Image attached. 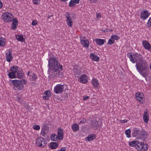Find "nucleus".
<instances>
[{
	"mask_svg": "<svg viewBox=\"0 0 151 151\" xmlns=\"http://www.w3.org/2000/svg\"><path fill=\"white\" fill-rule=\"evenodd\" d=\"M5 39L2 37H1L0 38V45L2 46H4L5 44Z\"/></svg>",
	"mask_w": 151,
	"mask_h": 151,
	"instance_id": "f704fd0d",
	"label": "nucleus"
},
{
	"mask_svg": "<svg viewBox=\"0 0 151 151\" xmlns=\"http://www.w3.org/2000/svg\"><path fill=\"white\" fill-rule=\"evenodd\" d=\"M33 129L36 130H38L40 129V127L39 125H36L33 127Z\"/></svg>",
	"mask_w": 151,
	"mask_h": 151,
	"instance_id": "37998d69",
	"label": "nucleus"
},
{
	"mask_svg": "<svg viewBox=\"0 0 151 151\" xmlns=\"http://www.w3.org/2000/svg\"><path fill=\"white\" fill-rule=\"evenodd\" d=\"M150 15V13L147 10H144L142 11L140 14V18L141 19L145 20Z\"/></svg>",
	"mask_w": 151,
	"mask_h": 151,
	"instance_id": "1a4fd4ad",
	"label": "nucleus"
},
{
	"mask_svg": "<svg viewBox=\"0 0 151 151\" xmlns=\"http://www.w3.org/2000/svg\"><path fill=\"white\" fill-rule=\"evenodd\" d=\"M37 22L36 20H34L32 22V25L33 26H35L37 24Z\"/></svg>",
	"mask_w": 151,
	"mask_h": 151,
	"instance_id": "a18cd8bd",
	"label": "nucleus"
},
{
	"mask_svg": "<svg viewBox=\"0 0 151 151\" xmlns=\"http://www.w3.org/2000/svg\"><path fill=\"white\" fill-rule=\"evenodd\" d=\"M127 56L133 63H136L135 66L140 74L144 78L147 77L149 74L147 71L148 65L145 60L143 59V56L137 52L132 55V53L129 52L127 53Z\"/></svg>",
	"mask_w": 151,
	"mask_h": 151,
	"instance_id": "f257e3e1",
	"label": "nucleus"
},
{
	"mask_svg": "<svg viewBox=\"0 0 151 151\" xmlns=\"http://www.w3.org/2000/svg\"><path fill=\"white\" fill-rule=\"evenodd\" d=\"M58 136L60 138V139H63V130L62 129L60 128L58 129Z\"/></svg>",
	"mask_w": 151,
	"mask_h": 151,
	"instance_id": "bb28decb",
	"label": "nucleus"
},
{
	"mask_svg": "<svg viewBox=\"0 0 151 151\" xmlns=\"http://www.w3.org/2000/svg\"><path fill=\"white\" fill-rule=\"evenodd\" d=\"M51 139L53 141H57L58 140H60L58 136L55 134H52L51 137Z\"/></svg>",
	"mask_w": 151,
	"mask_h": 151,
	"instance_id": "c756f323",
	"label": "nucleus"
},
{
	"mask_svg": "<svg viewBox=\"0 0 151 151\" xmlns=\"http://www.w3.org/2000/svg\"><path fill=\"white\" fill-rule=\"evenodd\" d=\"M90 56L91 60L94 61L98 62L99 60V58L93 53H91Z\"/></svg>",
	"mask_w": 151,
	"mask_h": 151,
	"instance_id": "b1692460",
	"label": "nucleus"
},
{
	"mask_svg": "<svg viewBox=\"0 0 151 151\" xmlns=\"http://www.w3.org/2000/svg\"><path fill=\"white\" fill-rule=\"evenodd\" d=\"M24 75V72L22 70H21L17 72L16 77L19 78H23Z\"/></svg>",
	"mask_w": 151,
	"mask_h": 151,
	"instance_id": "cd10ccee",
	"label": "nucleus"
},
{
	"mask_svg": "<svg viewBox=\"0 0 151 151\" xmlns=\"http://www.w3.org/2000/svg\"><path fill=\"white\" fill-rule=\"evenodd\" d=\"M30 73H31V72H30V71H29V72H28V73H27V75L28 76H29V74H30Z\"/></svg>",
	"mask_w": 151,
	"mask_h": 151,
	"instance_id": "4d7b16f0",
	"label": "nucleus"
},
{
	"mask_svg": "<svg viewBox=\"0 0 151 151\" xmlns=\"http://www.w3.org/2000/svg\"><path fill=\"white\" fill-rule=\"evenodd\" d=\"M84 38H86V37H84Z\"/></svg>",
	"mask_w": 151,
	"mask_h": 151,
	"instance_id": "e2e57ef3",
	"label": "nucleus"
},
{
	"mask_svg": "<svg viewBox=\"0 0 151 151\" xmlns=\"http://www.w3.org/2000/svg\"><path fill=\"white\" fill-rule=\"evenodd\" d=\"M14 86L17 90H20L24 87L23 84L26 85L27 84V81L24 79L19 80L17 79L13 80L12 81Z\"/></svg>",
	"mask_w": 151,
	"mask_h": 151,
	"instance_id": "7ed1b4c3",
	"label": "nucleus"
},
{
	"mask_svg": "<svg viewBox=\"0 0 151 151\" xmlns=\"http://www.w3.org/2000/svg\"><path fill=\"white\" fill-rule=\"evenodd\" d=\"M92 84L95 87H97L99 85L98 81L95 78L93 79L91 82Z\"/></svg>",
	"mask_w": 151,
	"mask_h": 151,
	"instance_id": "c85d7f7f",
	"label": "nucleus"
},
{
	"mask_svg": "<svg viewBox=\"0 0 151 151\" xmlns=\"http://www.w3.org/2000/svg\"><path fill=\"white\" fill-rule=\"evenodd\" d=\"M16 39L18 41L23 42L25 40L24 38L22 35H17L16 36Z\"/></svg>",
	"mask_w": 151,
	"mask_h": 151,
	"instance_id": "473e14b6",
	"label": "nucleus"
},
{
	"mask_svg": "<svg viewBox=\"0 0 151 151\" xmlns=\"http://www.w3.org/2000/svg\"><path fill=\"white\" fill-rule=\"evenodd\" d=\"M89 97L88 96H84L83 98V100L84 101L88 99Z\"/></svg>",
	"mask_w": 151,
	"mask_h": 151,
	"instance_id": "de8ad7c7",
	"label": "nucleus"
},
{
	"mask_svg": "<svg viewBox=\"0 0 151 151\" xmlns=\"http://www.w3.org/2000/svg\"><path fill=\"white\" fill-rule=\"evenodd\" d=\"M128 121V120L127 119H124L123 120H121V122L122 123H127Z\"/></svg>",
	"mask_w": 151,
	"mask_h": 151,
	"instance_id": "8fccbe9b",
	"label": "nucleus"
},
{
	"mask_svg": "<svg viewBox=\"0 0 151 151\" xmlns=\"http://www.w3.org/2000/svg\"><path fill=\"white\" fill-rule=\"evenodd\" d=\"M51 71H49V77L51 78L55 77L57 74V71L58 70H50Z\"/></svg>",
	"mask_w": 151,
	"mask_h": 151,
	"instance_id": "4be33fe9",
	"label": "nucleus"
},
{
	"mask_svg": "<svg viewBox=\"0 0 151 151\" xmlns=\"http://www.w3.org/2000/svg\"><path fill=\"white\" fill-rule=\"evenodd\" d=\"M73 1H74L75 3H76V4H78L79 3V1L80 0H73Z\"/></svg>",
	"mask_w": 151,
	"mask_h": 151,
	"instance_id": "864d4df0",
	"label": "nucleus"
},
{
	"mask_svg": "<svg viewBox=\"0 0 151 151\" xmlns=\"http://www.w3.org/2000/svg\"><path fill=\"white\" fill-rule=\"evenodd\" d=\"M142 44L144 48L146 50H149L151 48V45L150 43L146 40L142 41Z\"/></svg>",
	"mask_w": 151,
	"mask_h": 151,
	"instance_id": "f3484780",
	"label": "nucleus"
},
{
	"mask_svg": "<svg viewBox=\"0 0 151 151\" xmlns=\"http://www.w3.org/2000/svg\"><path fill=\"white\" fill-rule=\"evenodd\" d=\"M91 3H95L97 1V0H89Z\"/></svg>",
	"mask_w": 151,
	"mask_h": 151,
	"instance_id": "3c124183",
	"label": "nucleus"
},
{
	"mask_svg": "<svg viewBox=\"0 0 151 151\" xmlns=\"http://www.w3.org/2000/svg\"><path fill=\"white\" fill-rule=\"evenodd\" d=\"M34 4H38L40 3V0H32Z\"/></svg>",
	"mask_w": 151,
	"mask_h": 151,
	"instance_id": "49530a36",
	"label": "nucleus"
},
{
	"mask_svg": "<svg viewBox=\"0 0 151 151\" xmlns=\"http://www.w3.org/2000/svg\"><path fill=\"white\" fill-rule=\"evenodd\" d=\"M148 51H149L150 52H151V48H150L149 50H147Z\"/></svg>",
	"mask_w": 151,
	"mask_h": 151,
	"instance_id": "13d9d810",
	"label": "nucleus"
},
{
	"mask_svg": "<svg viewBox=\"0 0 151 151\" xmlns=\"http://www.w3.org/2000/svg\"><path fill=\"white\" fill-rule=\"evenodd\" d=\"M113 31V30L112 29H111L110 30V31L111 32H112Z\"/></svg>",
	"mask_w": 151,
	"mask_h": 151,
	"instance_id": "680f3d73",
	"label": "nucleus"
},
{
	"mask_svg": "<svg viewBox=\"0 0 151 151\" xmlns=\"http://www.w3.org/2000/svg\"><path fill=\"white\" fill-rule=\"evenodd\" d=\"M81 42L85 47H88L89 46V42L88 40L86 39L84 40L82 39H81Z\"/></svg>",
	"mask_w": 151,
	"mask_h": 151,
	"instance_id": "a878e982",
	"label": "nucleus"
},
{
	"mask_svg": "<svg viewBox=\"0 0 151 151\" xmlns=\"http://www.w3.org/2000/svg\"><path fill=\"white\" fill-rule=\"evenodd\" d=\"M3 6V4L1 1L0 0V9H1Z\"/></svg>",
	"mask_w": 151,
	"mask_h": 151,
	"instance_id": "6e6d98bb",
	"label": "nucleus"
},
{
	"mask_svg": "<svg viewBox=\"0 0 151 151\" xmlns=\"http://www.w3.org/2000/svg\"><path fill=\"white\" fill-rule=\"evenodd\" d=\"M140 130L138 128H135L133 129L132 133V137H136L137 138H139L140 137Z\"/></svg>",
	"mask_w": 151,
	"mask_h": 151,
	"instance_id": "f8f14e48",
	"label": "nucleus"
},
{
	"mask_svg": "<svg viewBox=\"0 0 151 151\" xmlns=\"http://www.w3.org/2000/svg\"><path fill=\"white\" fill-rule=\"evenodd\" d=\"M16 99L19 103H22V99L21 98H20L18 96H17L16 97Z\"/></svg>",
	"mask_w": 151,
	"mask_h": 151,
	"instance_id": "c03bdc74",
	"label": "nucleus"
},
{
	"mask_svg": "<svg viewBox=\"0 0 151 151\" xmlns=\"http://www.w3.org/2000/svg\"><path fill=\"white\" fill-rule=\"evenodd\" d=\"M73 71L75 76L76 77H78L81 72L80 67L78 65H75L73 68Z\"/></svg>",
	"mask_w": 151,
	"mask_h": 151,
	"instance_id": "9d476101",
	"label": "nucleus"
},
{
	"mask_svg": "<svg viewBox=\"0 0 151 151\" xmlns=\"http://www.w3.org/2000/svg\"><path fill=\"white\" fill-rule=\"evenodd\" d=\"M51 16H48V17H47V18H48V19H49V18H50Z\"/></svg>",
	"mask_w": 151,
	"mask_h": 151,
	"instance_id": "bf43d9fd",
	"label": "nucleus"
},
{
	"mask_svg": "<svg viewBox=\"0 0 151 151\" xmlns=\"http://www.w3.org/2000/svg\"><path fill=\"white\" fill-rule=\"evenodd\" d=\"M94 41L96 42L97 45L100 46L103 45L106 42V40L101 39H96Z\"/></svg>",
	"mask_w": 151,
	"mask_h": 151,
	"instance_id": "412c9836",
	"label": "nucleus"
},
{
	"mask_svg": "<svg viewBox=\"0 0 151 151\" xmlns=\"http://www.w3.org/2000/svg\"><path fill=\"white\" fill-rule=\"evenodd\" d=\"M129 145L131 147L135 146L137 150L140 151H147L148 149V146L147 144L137 141L129 142Z\"/></svg>",
	"mask_w": 151,
	"mask_h": 151,
	"instance_id": "f03ea898",
	"label": "nucleus"
},
{
	"mask_svg": "<svg viewBox=\"0 0 151 151\" xmlns=\"http://www.w3.org/2000/svg\"><path fill=\"white\" fill-rule=\"evenodd\" d=\"M11 14L8 12H5L2 15V19L6 22H9L12 20V17L11 16Z\"/></svg>",
	"mask_w": 151,
	"mask_h": 151,
	"instance_id": "6e6552de",
	"label": "nucleus"
},
{
	"mask_svg": "<svg viewBox=\"0 0 151 151\" xmlns=\"http://www.w3.org/2000/svg\"><path fill=\"white\" fill-rule=\"evenodd\" d=\"M12 21V27L11 29L14 30V29H13V28L16 29L17 27L18 24V21L17 19L16 18H13Z\"/></svg>",
	"mask_w": 151,
	"mask_h": 151,
	"instance_id": "5701e85b",
	"label": "nucleus"
},
{
	"mask_svg": "<svg viewBox=\"0 0 151 151\" xmlns=\"http://www.w3.org/2000/svg\"><path fill=\"white\" fill-rule=\"evenodd\" d=\"M76 3L73 0H71L69 4V6L70 7H75L76 6Z\"/></svg>",
	"mask_w": 151,
	"mask_h": 151,
	"instance_id": "4c0bfd02",
	"label": "nucleus"
},
{
	"mask_svg": "<svg viewBox=\"0 0 151 151\" xmlns=\"http://www.w3.org/2000/svg\"><path fill=\"white\" fill-rule=\"evenodd\" d=\"M140 137H142L145 139H146L148 135V133L146 132L145 130L142 129L140 130Z\"/></svg>",
	"mask_w": 151,
	"mask_h": 151,
	"instance_id": "6ab92c4d",
	"label": "nucleus"
},
{
	"mask_svg": "<svg viewBox=\"0 0 151 151\" xmlns=\"http://www.w3.org/2000/svg\"><path fill=\"white\" fill-rule=\"evenodd\" d=\"M66 150L65 147H63L58 151H65Z\"/></svg>",
	"mask_w": 151,
	"mask_h": 151,
	"instance_id": "603ef678",
	"label": "nucleus"
},
{
	"mask_svg": "<svg viewBox=\"0 0 151 151\" xmlns=\"http://www.w3.org/2000/svg\"><path fill=\"white\" fill-rule=\"evenodd\" d=\"M88 77L86 74H83L79 78V81L81 83L86 84L88 81Z\"/></svg>",
	"mask_w": 151,
	"mask_h": 151,
	"instance_id": "ddd939ff",
	"label": "nucleus"
},
{
	"mask_svg": "<svg viewBox=\"0 0 151 151\" xmlns=\"http://www.w3.org/2000/svg\"><path fill=\"white\" fill-rule=\"evenodd\" d=\"M143 119L145 123H147L148 122L149 119V113L146 109L144 111Z\"/></svg>",
	"mask_w": 151,
	"mask_h": 151,
	"instance_id": "2eb2a0df",
	"label": "nucleus"
},
{
	"mask_svg": "<svg viewBox=\"0 0 151 151\" xmlns=\"http://www.w3.org/2000/svg\"><path fill=\"white\" fill-rule=\"evenodd\" d=\"M48 132V130L46 127H45L42 129L41 134L43 137H45Z\"/></svg>",
	"mask_w": 151,
	"mask_h": 151,
	"instance_id": "2f4dec72",
	"label": "nucleus"
},
{
	"mask_svg": "<svg viewBox=\"0 0 151 151\" xmlns=\"http://www.w3.org/2000/svg\"><path fill=\"white\" fill-rule=\"evenodd\" d=\"M31 78L33 81H35L37 78V77L35 74V73H32L31 75H30Z\"/></svg>",
	"mask_w": 151,
	"mask_h": 151,
	"instance_id": "e433bc0d",
	"label": "nucleus"
},
{
	"mask_svg": "<svg viewBox=\"0 0 151 151\" xmlns=\"http://www.w3.org/2000/svg\"><path fill=\"white\" fill-rule=\"evenodd\" d=\"M61 1H65L66 0H60Z\"/></svg>",
	"mask_w": 151,
	"mask_h": 151,
	"instance_id": "052dcab7",
	"label": "nucleus"
},
{
	"mask_svg": "<svg viewBox=\"0 0 151 151\" xmlns=\"http://www.w3.org/2000/svg\"><path fill=\"white\" fill-rule=\"evenodd\" d=\"M6 60L7 61L10 62L13 58L12 50L9 49L6 53Z\"/></svg>",
	"mask_w": 151,
	"mask_h": 151,
	"instance_id": "4468645a",
	"label": "nucleus"
},
{
	"mask_svg": "<svg viewBox=\"0 0 151 151\" xmlns=\"http://www.w3.org/2000/svg\"><path fill=\"white\" fill-rule=\"evenodd\" d=\"M135 96L136 97V99L138 100L140 103H143L144 98L142 93L139 92H137L136 93Z\"/></svg>",
	"mask_w": 151,
	"mask_h": 151,
	"instance_id": "9b49d317",
	"label": "nucleus"
},
{
	"mask_svg": "<svg viewBox=\"0 0 151 151\" xmlns=\"http://www.w3.org/2000/svg\"><path fill=\"white\" fill-rule=\"evenodd\" d=\"M64 86L60 84L57 85L55 87L54 92L56 94L62 93L63 91Z\"/></svg>",
	"mask_w": 151,
	"mask_h": 151,
	"instance_id": "0eeeda50",
	"label": "nucleus"
},
{
	"mask_svg": "<svg viewBox=\"0 0 151 151\" xmlns=\"http://www.w3.org/2000/svg\"><path fill=\"white\" fill-rule=\"evenodd\" d=\"M44 94L45 95L43 96V99L44 100H48L51 96L50 91L48 90L45 91L44 93Z\"/></svg>",
	"mask_w": 151,
	"mask_h": 151,
	"instance_id": "aec40b11",
	"label": "nucleus"
},
{
	"mask_svg": "<svg viewBox=\"0 0 151 151\" xmlns=\"http://www.w3.org/2000/svg\"><path fill=\"white\" fill-rule=\"evenodd\" d=\"M18 70V67L16 66H12L11 67L10 70L12 72H10L7 75L10 78H17L16 76V73Z\"/></svg>",
	"mask_w": 151,
	"mask_h": 151,
	"instance_id": "423d86ee",
	"label": "nucleus"
},
{
	"mask_svg": "<svg viewBox=\"0 0 151 151\" xmlns=\"http://www.w3.org/2000/svg\"><path fill=\"white\" fill-rule=\"evenodd\" d=\"M86 120L85 118H83L82 120H81L79 123L80 124H83L86 122Z\"/></svg>",
	"mask_w": 151,
	"mask_h": 151,
	"instance_id": "79ce46f5",
	"label": "nucleus"
},
{
	"mask_svg": "<svg viewBox=\"0 0 151 151\" xmlns=\"http://www.w3.org/2000/svg\"><path fill=\"white\" fill-rule=\"evenodd\" d=\"M114 42V40L113 39L111 38H111L109 40L108 43V44L112 45L113 44Z\"/></svg>",
	"mask_w": 151,
	"mask_h": 151,
	"instance_id": "58836bf2",
	"label": "nucleus"
},
{
	"mask_svg": "<svg viewBox=\"0 0 151 151\" xmlns=\"http://www.w3.org/2000/svg\"><path fill=\"white\" fill-rule=\"evenodd\" d=\"M96 138L95 134H92L89 135L86 138V140H88V141L90 142L95 139Z\"/></svg>",
	"mask_w": 151,
	"mask_h": 151,
	"instance_id": "393cba45",
	"label": "nucleus"
},
{
	"mask_svg": "<svg viewBox=\"0 0 151 151\" xmlns=\"http://www.w3.org/2000/svg\"><path fill=\"white\" fill-rule=\"evenodd\" d=\"M147 24L148 27L151 28V17L149 18Z\"/></svg>",
	"mask_w": 151,
	"mask_h": 151,
	"instance_id": "ea45409f",
	"label": "nucleus"
},
{
	"mask_svg": "<svg viewBox=\"0 0 151 151\" xmlns=\"http://www.w3.org/2000/svg\"><path fill=\"white\" fill-rule=\"evenodd\" d=\"M58 146L57 143L56 142H51L50 144V147L52 149H56Z\"/></svg>",
	"mask_w": 151,
	"mask_h": 151,
	"instance_id": "7c9ffc66",
	"label": "nucleus"
},
{
	"mask_svg": "<svg viewBox=\"0 0 151 151\" xmlns=\"http://www.w3.org/2000/svg\"><path fill=\"white\" fill-rule=\"evenodd\" d=\"M48 65L50 70H59V62L55 58L52 57L50 59Z\"/></svg>",
	"mask_w": 151,
	"mask_h": 151,
	"instance_id": "20e7f679",
	"label": "nucleus"
},
{
	"mask_svg": "<svg viewBox=\"0 0 151 151\" xmlns=\"http://www.w3.org/2000/svg\"><path fill=\"white\" fill-rule=\"evenodd\" d=\"M72 130L74 132H76L79 129V126L77 124H74L72 126Z\"/></svg>",
	"mask_w": 151,
	"mask_h": 151,
	"instance_id": "72a5a7b5",
	"label": "nucleus"
},
{
	"mask_svg": "<svg viewBox=\"0 0 151 151\" xmlns=\"http://www.w3.org/2000/svg\"><path fill=\"white\" fill-rule=\"evenodd\" d=\"M99 123V122L96 120L92 121L91 124V127L95 130H97L100 127Z\"/></svg>",
	"mask_w": 151,
	"mask_h": 151,
	"instance_id": "dca6fc26",
	"label": "nucleus"
},
{
	"mask_svg": "<svg viewBox=\"0 0 151 151\" xmlns=\"http://www.w3.org/2000/svg\"><path fill=\"white\" fill-rule=\"evenodd\" d=\"M58 67H59V69L60 68V69L61 70H62V69H63V66H62V65H60V63H59Z\"/></svg>",
	"mask_w": 151,
	"mask_h": 151,
	"instance_id": "5fc2aeb1",
	"label": "nucleus"
},
{
	"mask_svg": "<svg viewBox=\"0 0 151 151\" xmlns=\"http://www.w3.org/2000/svg\"><path fill=\"white\" fill-rule=\"evenodd\" d=\"M111 38L115 40H117L120 38V37L117 35H114L111 36Z\"/></svg>",
	"mask_w": 151,
	"mask_h": 151,
	"instance_id": "a19ab883",
	"label": "nucleus"
},
{
	"mask_svg": "<svg viewBox=\"0 0 151 151\" xmlns=\"http://www.w3.org/2000/svg\"><path fill=\"white\" fill-rule=\"evenodd\" d=\"M69 15V13L67 12V15H68L67 17V24L69 27H71L73 25V22L72 18L68 16Z\"/></svg>",
	"mask_w": 151,
	"mask_h": 151,
	"instance_id": "a211bd4d",
	"label": "nucleus"
},
{
	"mask_svg": "<svg viewBox=\"0 0 151 151\" xmlns=\"http://www.w3.org/2000/svg\"><path fill=\"white\" fill-rule=\"evenodd\" d=\"M125 134L126 135V137L128 138L131 137V130L130 129L126 130L125 132Z\"/></svg>",
	"mask_w": 151,
	"mask_h": 151,
	"instance_id": "c9c22d12",
	"label": "nucleus"
},
{
	"mask_svg": "<svg viewBox=\"0 0 151 151\" xmlns=\"http://www.w3.org/2000/svg\"><path fill=\"white\" fill-rule=\"evenodd\" d=\"M96 17L97 18H100L101 17V14L100 13H98L96 14Z\"/></svg>",
	"mask_w": 151,
	"mask_h": 151,
	"instance_id": "09e8293b",
	"label": "nucleus"
},
{
	"mask_svg": "<svg viewBox=\"0 0 151 151\" xmlns=\"http://www.w3.org/2000/svg\"><path fill=\"white\" fill-rule=\"evenodd\" d=\"M36 143L37 146L41 148L45 147L47 144V142L45 139L42 137H38L36 140Z\"/></svg>",
	"mask_w": 151,
	"mask_h": 151,
	"instance_id": "39448f33",
	"label": "nucleus"
}]
</instances>
